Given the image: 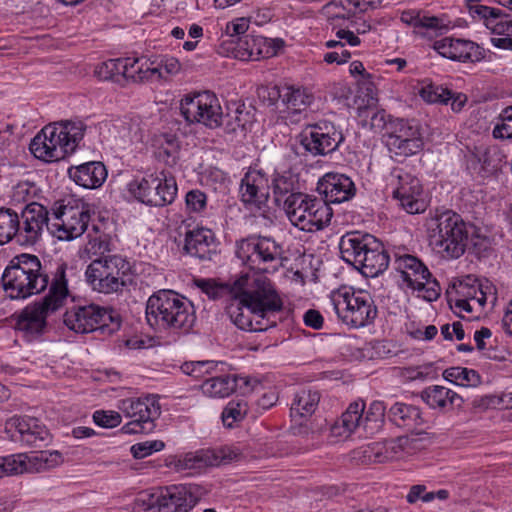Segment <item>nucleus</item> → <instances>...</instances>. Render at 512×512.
I'll use <instances>...</instances> for the list:
<instances>
[{
	"label": "nucleus",
	"mask_w": 512,
	"mask_h": 512,
	"mask_svg": "<svg viewBox=\"0 0 512 512\" xmlns=\"http://www.w3.org/2000/svg\"><path fill=\"white\" fill-rule=\"evenodd\" d=\"M51 275L50 281L40 259L27 253L13 257L2 274V287L13 300L38 295L50 283L48 293L40 301L24 308L17 316L15 329L29 341L44 334L48 315L61 308L69 295L67 264H57Z\"/></svg>",
	"instance_id": "obj_1"
},
{
	"label": "nucleus",
	"mask_w": 512,
	"mask_h": 512,
	"mask_svg": "<svg viewBox=\"0 0 512 512\" xmlns=\"http://www.w3.org/2000/svg\"><path fill=\"white\" fill-rule=\"evenodd\" d=\"M87 125L82 120H63L45 126L31 141L29 149L38 159L55 162L75 152Z\"/></svg>",
	"instance_id": "obj_2"
},
{
	"label": "nucleus",
	"mask_w": 512,
	"mask_h": 512,
	"mask_svg": "<svg viewBox=\"0 0 512 512\" xmlns=\"http://www.w3.org/2000/svg\"><path fill=\"white\" fill-rule=\"evenodd\" d=\"M146 319L151 327L187 334L196 316L191 302L171 290H160L147 300Z\"/></svg>",
	"instance_id": "obj_3"
},
{
	"label": "nucleus",
	"mask_w": 512,
	"mask_h": 512,
	"mask_svg": "<svg viewBox=\"0 0 512 512\" xmlns=\"http://www.w3.org/2000/svg\"><path fill=\"white\" fill-rule=\"evenodd\" d=\"M47 225V209L36 202L27 204L21 215L11 208H0V246L12 240L24 246L36 244Z\"/></svg>",
	"instance_id": "obj_4"
},
{
	"label": "nucleus",
	"mask_w": 512,
	"mask_h": 512,
	"mask_svg": "<svg viewBox=\"0 0 512 512\" xmlns=\"http://www.w3.org/2000/svg\"><path fill=\"white\" fill-rule=\"evenodd\" d=\"M427 231L430 245L439 253L458 258L465 252L468 233L460 215L449 210L436 215L428 220Z\"/></svg>",
	"instance_id": "obj_5"
},
{
	"label": "nucleus",
	"mask_w": 512,
	"mask_h": 512,
	"mask_svg": "<svg viewBox=\"0 0 512 512\" xmlns=\"http://www.w3.org/2000/svg\"><path fill=\"white\" fill-rule=\"evenodd\" d=\"M283 209L290 222L305 232L322 230L333 216L332 208L325 201L304 193L288 195L283 200Z\"/></svg>",
	"instance_id": "obj_6"
},
{
	"label": "nucleus",
	"mask_w": 512,
	"mask_h": 512,
	"mask_svg": "<svg viewBox=\"0 0 512 512\" xmlns=\"http://www.w3.org/2000/svg\"><path fill=\"white\" fill-rule=\"evenodd\" d=\"M329 303L338 319L353 328L364 327L377 316V307L372 297L362 290L342 288L332 291Z\"/></svg>",
	"instance_id": "obj_7"
},
{
	"label": "nucleus",
	"mask_w": 512,
	"mask_h": 512,
	"mask_svg": "<svg viewBox=\"0 0 512 512\" xmlns=\"http://www.w3.org/2000/svg\"><path fill=\"white\" fill-rule=\"evenodd\" d=\"M64 324L76 333L99 331L111 335L120 329L121 317L115 310L97 304L73 305L64 314Z\"/></svg>",
	"instance_id": "obj_8"
},
{
	"label": "nucleus",
	"mask_w": 512,
	"mask_h": 512,
	"mask_svg": "<svg viewBox=\"0 0 512 512\" xmlns=\"http://www.w3.org/2000/svg\"><path fill=\"white\" fill-rule=\"evenodd\" d=\"M237 257L254 275L274 272L282 265L283 249L273 238L266 236L249 237L237 244Z\"/></svg>",
	"instance_id": "obj_9"
},
{
	"label": "nucleus",
	"mask_w": 512,
	"mask_h": 512,
	"mask_svg": "<svg viewBox=\"0 0 512 512\" xmlns=\"http://www.w3.org/2000/svg\"><path fill=\"white\" fill-rule=\"evenodd\" d=\"M130 270L129 262L121 255L94 258L87 266L85 276L94 291L103 294L118 293L126 286L124 277Z\"/></svg>",
	"instance_id": "obj_10"
},
{
	"label": "nucleus",
	"mask_w": 512,
	"mask_h": 512,
	"mask_svg": "<svg viewBox=\"0 0 512 512\" xmlns=\"http://www.w3.org/2000/svg\"><path fill=\"white\" fill-rule=\"evenodd\" d=\"M129 192L140 202L155 207L171 204L177 195V184L165 170L145 175L128 184Z\"/></svg>",
	"instance_id": "obj_11"
},
{
	"label": "nucleus",
	"mask_w": 512,
	"mask_h": 512,
	"mask_svg": "<svg viewBox=\"0 0 512 512\" xmlns=\"http://www.w3.org/2000/svg\"><path fill=\"white\" fill-rule=\"evenodd\" d=\"M259 275L241 276L234 284L238 291L235 299L227 306L226 312L231 321L241 330L252 332L255 304L260 297Z\"/></svg>",
	"instance_id": "obj_12"
},
{
	"label": "nucleus",
	"mask_w": 512,
	"mask_h": 512,
	"mask_svg": "<svg viewBox=\"0 0 512 512\" xmlns=\"http://www.w3.org/2000/svg\"><path fill=\"white\" fill-rule=\"evenodd\" d=\"M296 139L306 153L317 157L336 151L345 137L334 123L320 120L305 125Z\"/></svg>",
	"instance_id": "obj_13"
},
{
	"label": "nucleus",
	"mask_w": 512,
	"mask_h": 512,
	"mask_svg": "<svg viewBox=\"0 0 512 512\" xmlns=\"http://www.w3.org/2000/svg\"><path fill=\"white\" fill-rule=\"evenodd\" d=\"M394 268L400 273L403 283L408 288L423 292L422 297L425 300L432 302L440 296L439 283L432 279L429 269L416 256L396 254Z\"/></svg>",
	"instance_id": "obj_14"
},
{
	"label": "nucleus",
	"mask_w": 512,
	"mask_h": 512,
	"mask_svg": "<svg viewBox=\"0 0 512 512\" xmlns=\"http://www.w3.org/2000/svg\"><path fill=\"white\" fill-rule=\"evenodd\" d=\"M118 408L125 417L131 419L121 429L125 434L152 432L156 426L155 420L161 415V407L155 396L123 399Z\"/></svg>",
	"instance_id": "obj_15"
},
{
	"label": "nucleus",
	"mask_w": 512,
	"mask_h": 512,
	"mask_svg": "<svg viewBox=\"0 0 512 512\" xmlns=\"http://www.w3.org/2000/svg\"><path fill=\"white\" fill-rule=\"evenodd\" d=\"M180 111L188 123L203 124L210 129L221 127L222 108L210 91L186 95L180 102Z\"/></svg>",
	"instance_id": "obj_16"
},
{
	"label": "nucleus",
	"mask_w": 512,
	"mask_h": 512,
	"mask_svg": "<svg viewBox=\"0 0 512 512\" xmlns=\"http://www.w3.org/2000/svg\"><path fill=\"white\" fill-rule=\"evenodd\" d=\"M52 220L47 211L46 227L60 240H72L81 236L88 228L90 211L88 208L68 207L63 204L52 208Z\"/></svg>",
	"instance_id": "obj_17"
},
{
	"label": "nucleus",
	"mask_w": 512,
	"mask_h": 512,
	"mask_svg": "<svg viewBox=\"0 0 512 512\" xmlns=\"http://www.w3.org/2000/svg\"><path fill=\"white\" fill-rule=\"evenodd\" d=\"M383 138L391 153L404 158L417 154L424 146L419 126L404 119H389Z\"/></svg>",
	"instance_id": "obj_18"
},
{
	"label": "nucleus",
	"mask_w": 512,
	"mask_h": 512,
	"mask_svg": "<svg viewBox=\"0 0 512 512\" xmlns=\"http://www.w3.org/2000/svg\"><path fill=\"white\" fill-rule=\"evenodd\" d=\"M261 284L260 297L257 299L256 312L252 332H262L276 326V313L282 309L283 303L267 276L259 275Z\"/></svg>",
	"instance_id": "obj_19"
},
{
	"label": "nucleus",
	"mask_w": 512,
	"mask_h": 512,
	"mask_svg": "<svg viewBox=\"0 0 512 512\" xmlns=\"http://www.w3.org/2000/svg\"><path fill=\"white\" fill-rule=\"evenodd\" d=\"M393 176L397 179L393 198L409 214H418L426 210V203L421 197L423 193L420 180L408 172L395 170Z\"/></svg>",
	"instance_id": "obj_20"
},
{
	"label": "nucleus",
	"mask_w": 512,
	"mask_h": 512,
	"mask_svg": "<svg viewBox=\"0 0 512 512\" xmlns=\"http://www.w3.org/2000/svg\"><path fill=\"white\" fill-rule=\"evenodd\" d=\"M283 46L284 41L282 39L246 35L239 38L236 46L232 49V53L239 60L256 61L275 56Z\"/></svg>",
	"instance_id": "obj_21"
},
{
	"label": "nucleus",
	"mask_w": 512,
	"mask_h": 512,
	"mask_svg": "<svg viewBox=\"0 0 512 512\" xmlns=\"http://www.w3.org/2000/svg\"><path fill=\"white\" fill-rule=\"evenodd\" d=\"M260 381L250 376H237L231 374L214 375L206 379L201 388L204 394L210 397L224 398L231 395L237 389L242 394L252 392Z\"/></svg>",
	"instance_id": "obj_22"
},
{
	"label": "nucleus",
	"mask_w": 512,
	"mask_h": 512,
	"mask_svg": "<svg viewBox=\"0 0 512 512\" xmlns=\"http://www.w3.org/2000/svg\"><path fill=\"white\" fill-rule=\"evenodd\" d=\"M241 200L257 209L264 207L269 199V178L262 170L249 169L241 180Z\"/></svg>",
	"instance_id": "obj_23"
},
{
	"label": "nucleus",
	"mask_w": 512,
	"mask_h": 512,
	"mask_svg": "<svg viewBox=\"0 0 512 512\" xmlns=\"http://www.w3.org/2000/svg\"><path fill=\"white\" fill-rule=\"evenodd\" d=\"M318 192L328 205L349 201L356 193V187L350 177L340 173H327L318 182Z\"/></svg>",
	"instance_id": "obj_24"
},
{
	"label": "nucleus",
	"mask_w": 512,
	"mask_h": 512,
	"mask_svg": "<svg viewBox=\"0 0 512 512\" xmlns=\"http://www.w3.org/2000/svg\"><path fill=\"white\" fill-rule=\"evenodd\" d=\"M184 250L200 260H212L217 255V243L214 233L206 228L187 231Z\"/></svg>",
	"instance_id": "obj_25"
},
{
	"label": "nucleus",
	"mask_w": 512,
	"mask_h": 512,
	"mask_svg": "<svg viewBox=\"0 0 512 512\" xmlns=\"http://www.w3.org/2000/svg\"><path fill=\"white\" fill-rule=\"evenodd\" d=\"M375 237L361 231H351L344 234L339 241L341 258L348 264L356 267L360 264L363 254L374 243Z\"/></svg>",
	"instance_id": "obj_26"
},
{
	"label": "nucleus",
	"mask_w": 512,
	"mask_h": 512,
	"mask_svg": "<svg viewBox=\"0 0 512 512\" xmlns=\"http://www.w3.org/2000/svg\"><path fill=\"white\" fill-rule=\"evenodd\" d=\"M6 427L15 428L20 435V441L29 446L40 447L49 438L46 427L33 417H11L7 420Z\"/></svg>",
	"instance_id": "obj_27"
},
{
	"label": "nucleus",
	"mask_w": 512,
	"mask_h": 512,
	"mask_svg": "<svg viewBox=\"0 0 512 512\" xmlns=\"http://www.w3.org/2000/svg\"><path fill=\"white\" fill-rule=\"evenodd\" d=\"M409 442V438L404 436L383 442H374L364 448L363 457L373 463H384L398 459L402 456Z\"/></svg>",
	"instance_id": "obj_28"
},
{
	"label": "nucleus",
	"mask_w": 512,
	"mask_h": 512,
	"mask_svg": "<svg viewBox=\"0 0 512 512\" xmlns=\"http://www.w3.org/2000/svg\"><path fill=\"white\" fill-rule=\"evenodd\" d=\"M433 48L443 57L453 61H473L478 59V46L469 40L443 38L433 44Z\"/></svg>",
	"instance_id": "obj_29"
},
{
	"label": "nucleus",
	"mask_w": 512,
	"mask_h": 512,
	"mask_svg": "<svg viewBox=\"0 0 512 512\" xmlns=\"http://www.w3.org/2000/svg\"><path fill=\"white\" fill-rule=\"evenodd\" d=\"M69 177L79 186L96 189L107 178V169L100 161H91L68 169Z\"/></svg>",
	"instance_id": "obj_30"
},
{
	"label": "nucleus",
	"mask_w": 512,
	"mask_h": 512,
	"mask_svg": "<svg viewBox=\"0 0 512 512\" xmlns=\"http://www.w3.org/2000/svg\"><path fill=\"white\" fill-rule=\"evenodd\" d=\"M364 411V401L358 400L350 403L345 412L342 413L340 419L331 426L330 431L332 436L348 438L358 428H363Z\"/></svg>",
	"instance_id": "obj_31"
},
{
	"label": "nucleus",
	"mask_w": 512,
	"mask_h": 512,
	"mask_svg": "<svg viewBox=\"0 0 512 512\" xmlns=\"http://www.w3.org/2000/svg\"><path fill=\"white\" fill-rule=\"evenodd\" d=\"M169 512H188L199 500L198 488L193 485L170 486L162 491Z\"/></svg>",
	"instance_id": "obj_32"
},
{
	"label": "nucleus",
	"mask_w": 512,
	"mask_h": 512,
	"mask_svg": "<svg viewBox=\"0 0 512 512\" xmlns=\"http://www.w3.org/2000/svg\"><path fill=\"white\" fill-rule=\"evenodd\" d=\"M121 86L128 83H144L155 79L156 74H161L160 68L147 66L146 61L140 58H122Z\"/></svg>",
	"instance_id": "obj_33"
},
{
	"label": "nucleus",
	"mask_w": 512,
	"mask_h": 512,
	"mask_svg": "<svg viewBox=\"0 0 512 512\" xmlns=\"http://www.w3.org/2000/svg\"><path fill=\"white\" fill-rule=\"evenodd\" d=\"M363 254L360 264L356 269L367 277H376L384 272L389 265V255L385 251L383 244L376 238L374 243Z\"/></svg>",
	"instance_id": "obj_34"
},
{
	"label": "nucleus",
	"mask_w": 512,
	"mask_h": 512,
	"mask_svg": "<svg viewBox=\"0 0 512 512\" xmlns=\"http://www.w3.org/2000/svg\"><path fill=\"white\" fill-rule=\"evenodd\" d=\"M387 417L394 425L411 431L425 423L421 410L417 406L404 402L392 404L389 407Z\"/></svg>",
	"instance_id": "obj_35"
},
{
	"label": "nucleus",
	"mask_w": 512,
	"mask_h": 512,
	"mask_svg": "<svg viewBox=\"0 0 512 512\" xmlns=\"http://www.w3.org/2000/svg\"><path fill=\"white\" fill-rule=\"evenodd\" d=\"M422 400L432 409L445 410L448 407H461L463 399L460 395L444 386H430L421 392Z\"/></svg>",
	"instance_id": "obj_36"
},
{
	"label": "nucleus",
	"mask_w": 512,
	"mask_h": 512,
	"mask_svg": "<svg viewBox=\"0 0 512 512\" xmlns=\"http://www.w3.org/2000/svg\"><path fill=\"white\" fill-rule=\"evenodd\" d=\"M319 401L320 394L318 391L302 389L295 395V398L291 404V416H311L317 409Z\"/></svg>",
	"instance_id": "obj_37"
},
{
	"label": "nucleus",
	"mask_w": 512,
	"mask_h": 512,
	"mask_svg": "<svg viewBox=\"0 0 512 512\" xmlns=\"http://www.w3.org/2000/svg\"><path fill=\"white\" fill-rule=\"evenodd\" d=\"M60 453L58 451H40L27 454L25 459L26 473H39L49 470L60 463Z\"/></svg>",
	"instance_id": "obj_38"
},
{
	"label": "nucleus",
	"mask_w": 512,
	"mask_h": 512,
	"mask_svg": "<svg viewBox=\"0 0 512 512\" xmlns=\"http://www.w3.org/2000/svg\"><path fill=\"white\" fill-rule=\"evenodd\" d=\"M314 97L305 89L285 86L283 93V105L294 113L305 110L312 104Z\"/></svg>",
	"instance_id": "obj_39"
},
{
	"label": "nucleus",
	"mask_w": 512,
	"mask_h": 512,
	"mask_svg": "<svg viewBox=\"0 0 512 512\" xmlns=\"http://www.w3.org/2000/svg\"><path fill=\"white\" fill-rule=\"evenodd\" d=\"M95 235L88 234L89 241L85 246V250L90 258H107L108 255H112L113 245L111 243V237L105 233H98L96 226H93Z\"/></svg>",
	"instance_id": "obj_40"
},
{
	"label": "nucleus",
	"mask_w": 512,
	"mask_h": 512,
	"mask_svg": "<svg viewBox=\"0 0 512 512\" xmlns=\"http://www.w3.org/2000/svg\"><path fill=\"white\" fill-rule=\"evenodd\" d=\"M445 380L463 387H476L481 383V376L473 369L450 367L443 372Z\"/></svg>",
	"instance_id": "obj_41"
},
{
	"label": "nucleus",
	"mask_w": 512,
	"mask_h": 512,
	"mask_svg": "<svg viewBox=\"0 0 512 512\" xmlns=\"http://www.w3.org/2000/svg\"><path fill=\"white\" fill-rule=\"evenodd\" d=\"M157 157L168 166H174L179 158V141L175 135L163 134L159 140Z\"/></svg>",
	"instance_id": "obj_42"
},
{
	"label": "nucleus",
	"mask_w": 512,
	"mask_h": 512,
	"mask_svg": "<svg viewBox=\"0 0 512 512\" xmlns=\"http://www.w3.org/2000/svg\"><path fill=\"white\" fill-rule=\"evenodd\" d=\"M386 405L382 401H373L363 415V430L369 434L377 432L384 422Z\"/></svg>",
	"instance_id": "obj_43"
},
{
	"label": "nucleus",
	"mask_w": 512,
	"mask_h": 512,
	"mask_svg": "<svg viewBox=\"0 0 512 512\" xmlns=\"http://www.w3.org/2000/svg\"><path fill=\"white\" fill-rule=\"evenodd\" d=\"M247 122L248 113H244L239 107L233 112H227L225 115L222 113L221 126L226 134L237 135L241 133L244 135Z\"/></svg>",
	"instance_id": "obj_44"
},
{
	"label": "nucleus",
	"mask_w": 512,
	"mask_h": 512,
	"mask_svg": "<svg viewBox=\"0 0 512 512\" xmlns=\"http://www.w3.org/2000/svg\"><path fill=\"white\" fill-rule=\"evenodd\" d=\"M122 58L109 59L107 61L99 63L94 70L95 76L99 80L111 81L121 85V68Z\"/></svg>",
	"instance_id": "obj_45"
},
{
	"label": "nucleus",
	"mask_w": 512,
	"mask_h": 512,
	"mask_svg": "<svg viewBox=\"0 0 512 512\" xmlns=\"http://www.w3.org/2000/svg\"><path fill=\"white\" fill-rule=\"evenodd\" d=\"M248 411L247 402L238 399L231 400L223 409L221 418L224 426L232 428L236 422L244 419Z\"/></svg>",
	"instance_id": "obj_46"
},
{
	"label": "nucleus",
	"mask_w": 512,
	"mask_h": 512,
	"mask_svg": "<svg viewBox=\"0 0 512 512\" xmlns=\"http://www.w3.org/2000/svg\"><path fill=\"white\" fill-rule=\"evenodd\" d=\"M224 366L222 362L214 361H191L181 365V371L195 379H200L205 375L212 374L218 367Z\"/></svg>",
	"instance_id": "obj_47"
},
{
	"label": "nucleus",
	"mask_w": 512,
	"mask_h": 512,
	"mask_svg": "<svg viewBox=\"0 0 512 512\" xmlns=\"http://www.w3.org/2000/svg\"><path fill=\"white\" fill-rule=\"evenodd\" d=\"M419 94L429 104L447 105L451 100V91L440 85L428 84L421 88Z\"/></svg>",
	"instance_id": "obj_48"
},
{
	"label": "nucleus",
	"mask_w": 512,
	"mask_h": 512,
	"mask_svg": "<svg viewBox=\"0 0 512 512\" xmlns=\"http://www.w3.org/2000/svg\"><path fill=\"white\" fill-rule=\"evenodd\" d=\"M496 11L497 13L490 16L485 26L491 30L493 34L512 36V18L498 8Z\"/></svg>",
	"instance_id": "obj_49"
},
{
	"label": "nucleus",
	"mask_w": 512,
	"mask_h": 512,
	"mask_svg": "<svg viewBox=\"0 0 512 512\" xmlns=\"http://www.w3.org/2000/svg\"><path fill=\"white\" fill-rule=\"evenodd\" d=\"M272 188L275 197V201L280 203L282 197L287 194H297L298 192H294L295 190V181L294 177L291 173H284L276 175L272 180Z\"/></svg>",
	"instance_id": "obj_50"
},
{
	"label": "nucleus",
	"mask_w": 512,
	"mask_h": 512,
	"mask_svg": "<svg viewBox=\"0 0 512 512\" xmlns=\"http://www.w3.org/2000/svg\"><path fill=\"white\" fill-rule=\"evenodd\" d=\"M205 456L209 465L229 464L241 457V453L237 448L224 446L218 449L207 451Z\"/></svg>",
	"instance_id": "obj_51"
},
{
	"label": "nucleus",
	"mask_w": 512,
	"mask_h": 512,
	"mask_svg": "<svg viewBox=\"0 0 512 512\" xmlns=\"http://www.w3.org/2000/svg\"><path fill=\"white\" fill-rule=\"evenodd\" d=\"M27 454L20 453L0 458L2 476H14L26 473Z\"/></svg>",
	"instance_id": "obj_52"
},
{
	"label": "nucleus",
	"mask_w": 512,
	"mask_h": 512,
	"mask_svg": "<svg viewBox=\"0 0 512 512\" xmlns=\"http://www.w3.org/2000/svg\"><path fill=\"white\" fill-rule=\"evenodd\" d=\"M492 134L496 139L512 138V106L506 107L502 110Z\"/></svg>",
	"instance_id": "obj_53"
},
{
	"label": "nucleus",
	"mask_w": 512,
	"mask_h": 512,
	"mask_svg": "<svg viewBox=\"0 0 512 512\" xmlns=\"http://www.w3.org/2000/svg\"><path fill=\"white\" fill-rule=\"evenodd\" d=\"M186 208L191 213H201L206 209L207 196L199 190L193 189L187 192L185 196Z\"/></svg>",
	"instance_id": "obj_54"
},
{
	"label": "nucleus",
	"mask_w": 512,
	"mask_h": 512,
	"mask_svg": "<svg viewBox=\"0 0 512 512\" xmlns=\"http://www.w3.org/2000/svg\"><path fill=\"white\" fill-rule=\"evenodd\" d=\"M165 447V444L161 440H151V441H145L136 443L131 446V453L134 458L136 459H142L149 455H151L153 452L161 451Z\"/></svg>",
	"instance_id": "obj_55"
},
{
	"label": "nucleus",
	"mask_w": 512,
	"mask_h": 512,
	"mask_svg": "<svg viewBox=\"0 0 512 512\" xmlns=\"http://www.w3.org/2000/svg\"><path fill=\"white\" fill-rule=\"evenodd\" d=\"M96 425L103 428H114L121 423V415L116 411L97 410L93 414Z\"/></svg>",
	"instance_id": "obj_56"
},
{
	"label": "nucleus",
	"mask_w": 512,
	"mask_h": 512,
	"mask_svg": "<svg viewBox=\"0 0 512 512\" xmlns=\"http://www.w3.org/2000/svg\"><path fill=\"white\" fill-rule=\"evenodd\" d=\"M35 192L36 188L33 183L21 181L13 187L11 198L16 203H22L33 198Z\"/></svg>",
	"instance_id": "obj_57"
},
{
	"label": "nucleus",
	"mask_w": 512,
	"mask_h": 512,
	"mask_svg": "<svg viewBox=\"0 0 512 512\" xmlns=\"http://www.w3.org/2000/svg\"><path fill=\"white\" fill-rule=\"evenodd\" d=\"M283 93L284 87L280 88L278 86H263L258 89L259 98L267 103L269 106L275 105L278 101L281 100L283 103Z\"/></svg>",
	"instance_id": "obj_58"
},
{
	"label": "nucleus",
	"mask_w": 512,
	"mask_h": 512,
	"mask_svg": "<svg viewBox=\"0 0 512 512\" xmlns=\"http://www.w3.org/2000/svg\"><path fill=\"white\" fill-rule=\"evenodd\" d=\"M467 7L469 9V13L473 18H479L484 20V24L488 22L490 16L494 13H497V8H492L488 6H484L479 4V0H467Z\"/></svg>",
	"instance_id": "obj_59"
},
{
	"label": "nucleus",
	"mask_w": 512,
	"mask_h": 512,
	"mask_svg": "<svg viewBox=\"0 0 512 512\" xmlns=\"http://www.w3.org/2000/svg\"><path fill=\"white\" fill-rule=\"evenodd\" d=\"M249 24L245 18H239L235 22L227 24L226 31L232 38L231 42L236 45L239 38L246 36Z\"/></svg>",
	"instance_id": "obj_60"
},
{
	"label": "nucleus",
	"mask_w": 512,
	"mask_h": 512,
	"mask_svg": "<svg viewBox=\"0 0 512 512\" xmlns=\"http://www.w3.org/2000/svg\"><path fill=\"white\" fill-rule=\"evenodd\" d=\"M406 498L409 503H415L419 499L424 502H430L435 498V493L426 492V487L424 485H414L410 488Z\"/></svg>",
	"instance_id": "obj_61"
},
{
	"label": "nucleus",
	"mask_w": 512,
	"mask_h": 512,
	"mask_svg": "<svg viewBox=\"0 0 512 512\" xmlns=\"http://www.w3.org/2000/svg\"><path fill=\"white\" fill-rule=\"evenodd\" d=\"M345 45H340L339 49H335L332 52H328L324 55L323 60L328 63H337V64H344L348 62V60L351 57V53L345 49Z\"/></svg>",
	"instance_id": "obj_62"
},
{
	"label": "nucleus",
	"mask_w": 512,
	"mask_h": 512,
	"mask_svg": "<svg viewBox=\"0 0 512 512\" xmlns=\"http://www.w3.org/2000/svg\"><path fill=\"white\" fill-rule=\"evenodd\" d=\"M195 283L210 299H217L222 293V288L211 280L198 279Z\"/></svg>",
	"instance_id": "obj_63"
},
{
	"label": "nucleus",
	"mask_w": 512,
	"mask_h": 512,
	"mask_svg": "<svg viewBox=\"0 0 512 512\" xmlns=\"http://www.w3.org/2000/svg\"><path fill=\"white\" fill-rule=\"evenodd\" d=\"M486 157H487L486 152L470 153L467 157L468 168L477 173H480L484 169V164L486 163Z\"/></svg>",
	"instance_id": "obj_64"
}]
</instances>
